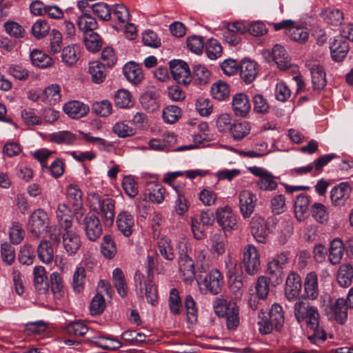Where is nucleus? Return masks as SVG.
<instances>
[{
	"instance_id": "1",
	"label": "nucleus",
	"mask_w": 353,
	"mask_h": 353,
	"mask_svg": "<svg viewBox=\"0 0 353 353\" xmlns=\"http://www.w3.org/2000/svg\"><path fill=\"white\" fill-rule=\"evenodd\" d=\"M294 316L299 323L306 321L310 329L307 339L311 343L319 346L327 338L325 332L319 325L320 314L317 308L301 298L294 305Z\"/></svg>"
},
{
	"instance_id": "2",
	"label": "nucleus",
	"mask_w": 353,
	"mask_h": 353,
	"mask_svg": "<svg viewBox=\"0 0 353 353\" xmlns=\"http://www.w3.org/2000/svg\"><path fill=\"white\" fill-rule=\"evenodd\" d=\"M88 205L91 210L99 214L105 226H111L115 216V200L102 197L99 193L90 192L87 195Z\"/></svg>"
},
{
	"instance_id": "3",
	"label": "nucleus",
	"mask_w": 353,
	"mask_h": 353,
	"mask_svg": "<svg viewBox=\"0 0 353 353\" xmlns=\"http://www.w3.org/2000/svg\"><path fill=\"white\" fill-rule=\"evenodd\" d=\"M197 283L200 290L204 294L216 295L222 290L223 278L219 270L212 269L205 275H199Z\"/></svg>"
},
{
	"instance_id": "4",
	"label": "nucleus",
	"mask_w": 353,
	"mask_h": 353,
	"mask_svg": "<svg viewBox=\"0 0 353 353\" xmlns=\"http://www.w3.org/2000/svg\"><path fill=\"white\" fill-rule=\"evenodd\" d=\"M290 253L282 251L268 263L267 272L274 283L279 284L282 282L284 272L283 270L290 262Z\"/></svg>"
},
{
	"instance_id": "5",
	"label": "nucleus",
	"mask_w": 353,
	"mask_h": 353,
	"mask_svg": "<svg viewBox=\"0 0 353 353\" xmlns=\"http://www.w3.org/2000/svg\"><path fill=\"white\" fill-rule=\"evenodd\" d=\"M50 225L48 214L42 209L34 210L28 219V230L33 237L38 239Z\"/></svg>"
},
{
	"instance_id": "6",
	"label": "nucleus",
	"mask_w": 353,
	"mask_h": 353,
	"mask_svg": "<svg viewBox=\"0 0 353 353\" xmlns=\"http://www.w3.org/2000/svg\"><path fill=\"white\" fill-rule=\"evenodd\" d=\"M260 256L257 249L252 245H247L243 252V265L250 275L256 274L260 268Z\"/></svg>"
},
{
	"instance_id": "7",
	"label": "nucleus",
	"mask_w": 353,
	"mask_h": 353,
	"mask_svg": "<svg viewBox=\"0 0 353 353\" xmlns=\"http://www.w3.org/2000/svg\"><path fill=\"white\" fill-rule=\"evenodd\" d=\"M80 224L83 225L85 233L91 241H95L102 234V225L99 217L94 214H88L81 220L77 218Z\"/></svg>"
},
{
	"instance_id": "8",
	"label": "nucleus",
	"mask_w": 353,
	"mask_h": 353,
	"mask_svg": "<svg viewBox=\"0 0 353 353\" xmlns=\"http://www.w3.org/2000/svg\"><path fill=\"white\" fill-rule=\"evenodd\" d=\"M263 54L268 61H274L277 67L281 70H285L291 65L288 54L281 45H274L271 51L268 50H265Z\"/></svg>"
},
{
	"instance_id": "9",
	"label": "nucleus",
	"mask_w": 353,
	"mask_h": 353,
	"mask_svg": "<svg viewBox=\"0 0 353 353\" xmlns=\"http://www.w3.org/2000/svg\"><path fill=\"white\" fill-rule=\"evenodd\" d=\"M170 70L173 79L184 85L192 81L190 70L188 64L181 60H173L170 62Z\"/></svg>"
},
{
	"instance_id": "10",
	"label": "nucleus",
	"mask_w": 353,
	"mask_h": 353,
	"mask_svg": "<svg viewBox=\"0 0 353 353\" xmlns=\"http://www.w3.org/2000/svg\"><path fill=\"white\" fill-rule=\"evenodd\" d=\"M62 242L65 251L70 255L75 254L81 246V241L79 234H77L72 227H65L63 228Z\"/></svg>"
},
{
	"instance_id": "11",
	"label": "nucleus",
	"mask_w": 353,
	"mask_h": 353,
	"mask_svg": "<svg viewBox=\"0 0 353 353\" xmlns=\"http://www.w3.org/2000/svg\"><path fill=\"white\" fill-rule=\"evenodd\" d=\"M137 288L139 287L141 293L143 294V285L145 288V295L149 303L154 305L157 303V289L151 279L144 280V275L139 271H137L134 276Z\"/></svg>"
},
{
	"instance_id": "12",
	"label": "nucleus",
	"mask_w": 353,
	"mask_h": 353,
	"mask_svg": "<svg viewBox=\"0 0 353 353\" xmlns=\"http://www.w3.org/2000/svg\"><path fill=\"white\" fill-rule=\"evenodd\" d=\"M336 157V155L334 154H325L316 159L312 163L307 166L294 168L292 170V174H307L314 170L312 174L314 175H318L322 171L323 168Z\"/></svg>"
},
{
	"instance_id": "13",
	"label": "nucleus",
	"mask_w": 353,
	"mask_h": 353,
	"mask_svg": "<svg viewBox=\"0 0 353 353\" xmlns=\"http://www.w3.org/2000/svg\"><path fill=\"white\" fill-rule=\"evenodd\" d=\"M216 220L223 230H234L237 229L236 216L231 208L225 206L217 209L216 212Z\"/></svg>"
},
{
	"instance_id": "14",
	"label": "nucleus",
	"mask_w": 353,
	"mask_h": 353,
	"mask_svg": "<svg viewBox=\"0 0 353 353\" xmlns=\"http://www.w3.org/2000/svg\"><path fill=\"white\" fill-rule=\"evenodd\" d=\"M250 232L258 242L265 243L269 233L265 219L254 215L250 222Z\"/></svg>"
},
{
	"instance_id": "15",
	"label": "nucleus",
	"mask_w": 353,
	"mask_h": 353,
	"mask_svg": "<svg viewBox=\"0 0 353 353\" xmlns=\"http://www.w3.org/2000/svg\"><path fill=\"white\" fill-rule=\"evenodd\" d=\"M239 208L242 216L244 218L250 217L253 213L256 203V196L249 190L241 191L239 196Z\"/></svg>"
},
{
	"instance_id": "16",
	"label": "nucleus",
	"mask_w": 353,
	"mask_h": 353,
	"mask_svg": "<svg viewBox=\"0 0 353 353\" xmlns=\"http://www.w3.org/2000/svg\"><path fill=\"white\" fill-rule=\"evenodd\" d=\"M352 188L348 182L341 183L334 187L330 194L332 203L335 206L343 205L350 196Z\"/></svg>"
},
{
	"instance_id": "17",
	"label": "nucleus",
	"mask_w": 353,
	"mask_h": 353,
	"mask_svg": "<svg viewBox=\"0 0 353 353\" xmlns=\"http://www.w3.org/2000/svg\"><path fill=\"white\" fill-rule=\"evenodd\" d=\"M251 104L248 96L244 93L236 94L232 101V109L237 117H244L250 112Z\"/></svg>"
},
{
	"instance_id": "18",
	"label": "nucleus",
	"mask_w": 353,
	"mask_h": 353,
	"mask_svg": "<svg viewBox=\"0 0 353 353\" xmlns=\"http://www.w3.org/2000/svg\"><path fill=\"white\" fill-rule=\"evenodd\" d=\"M159 93L152 89L145 91L140 97V103L142 108L149 112H154L160 108L159 102Z\"/></svg>"
},
{
	"instance_id": "19",
	"label": "nucleus",
	"mask_w": 353,
	"mask_h": 353,
	"mask_svg": "<svg viewBox=\"0 0 353 353\" xmlns=\"http://www.w3.org/2000/svg\"><path fill=\"white\" fill-rule=\"evenodd\" d=\"M301 288V279L300 276L291 272L286 279L285 294L286 298L291 301L296 299L300 292Z\"/></svg>"
},
{
	"instance_id": "20",
	"label": "nucleus",
	"mask_w": 353,
	"mask_h": 353,
	"mask_svg": "<svg viewBox=\"0 0 353 353\" xmlns=\"http://www.w3.org/2000/svg\"><path fill=\"white\" fill-rule=\"evenodd\" d=\"M331 56L335 61H342L349 51L347 42L341 37L334 38L330 43Z\"/></svg>"
},
{
	"instance_id": "21",
	"label": "nucleus",
	"mask_w": 353,
	"mask_h": 353,
	"mask_svg": "<svg viewBox=\"0 0 353 353\" xmlns=\"http://www.w3.org/2000/svg\"><path fill=\"white\" fill-rule=\"evenodd\" d=\"M116 223L119 230L123 236L128 237L132 234L134 227V219L128 212L123 211L120 212L117 215Z\"/></svg>"
},
{
	"instance_id": "22",
	"label": "nucleus",
	"mask_w": 353,
	"mask_h": 353,
	"mask_svg": "<svg viewBox=\"0 0 353 353\" xmlns=\"http://www.w3.org/2000/svg\"><path fill=\"white\" fill-rule=\"evenodd\" d=\"M304 296L310 300L316 299L319 296L318 277L315 272L307 274L304 283Z\"/></svg>"
},
{
	"instance_id": "23",
	"label": "nucleus",
	"mask_w": 353,
	"mask_h": 353,
	"mask_svg": "<svg viewBox=\"0 0 353 353\" xmlns=\"http://www.w3.org/2000/svg\"><path fill=\"white\" fill-rule=\"evenodd\" d=\"M179 271L185 282L191 281L195 276L194 263L186 254H181L179 259Z\"/></svg>"
},
{
	"instance_id": "24",
	"label": "nucleus",
	"mask_w": 353,
	"mask_h": 353,
	"mask_svg": "<svg viewBox=\"0 0 353 353\" xmlns=\"http://www.w3.org/2000/svg\"><path fill=\"white\" fill-rule=\"evenodd\" d=\"M89 107L79 101H72L63 106L64 112L72 119H80L89 112Z\"/></svg>"
},
{
	"instance_id": "25",
	"label": "nucleus",
	"mask_w": 353,
	"mask_h": 353,
	"mask_svg": "<svg viewBox=\"0 0 353 353\" xmlns=\"http://www.w3.org/2000/svg\"><path fill=\"white\" fill-rule=\"evenodd\" d=\"M61 99V87L57 83H53L46 88L41 95V101L50 105H54Z\"/></svg>"
},
{
	"instance_id": "26",
	"label": "nucleus",
	"mask_w": 353,
	"mask_h": 353,
	"mask_svg": "<svg viewBox=\"0 0 353 353\" xmlns=\"http://www.w3.org/2000/svg\"><path fill=\"white\" fill-rule=\"evenodd\" d=\"M123 74L126 79L134 85L139 84L143 79L140 65L135 62H129L123 67Z\"/></svg>"
},
{
	"instance_id": "27",
	"label": "nucleus",
	"mask_w": 353,
	"mask_h": 353,
	"mask_svg": "<svg viewBox=\"0 0 353 353\" xmlns=\"http://www.w3.org/2000/svg\"><path fill=\"white\" fill-rule=\"evenodd\" d=\"M240 74L246 83L252 82L257 75L256 63L250 60H243L241 65Z\"/></svg>"
},
{
	"instance_id": "28",
	"label": "nucleus",
	"mask_w": 353,
	"mask_h": 353,
	"mask_svg": "<svg viewBox=\"0 0 353 353\" xmlns=\"http://www.w3.org/2000/svg\"><path fill=\"white\" fill-rule=\"evenodd\" d=\"M214 308L215 313L221 317H224L226 315L231 314L232 312L239 310L236 304L232 301H227L224 299H216Z\"/></svg>"
},
{
	"instance_id": "29",
	"label": "nucleus",
	"mask_w": 353,
	"mask_h": 353,
	"mask_svg": "<svg viewBox=\"0 0 353 353\" xmlns=\"http://www.w3.org/2000/svg\"><path fill=\"white\" fill-rule=\"evenodd\" d=\"M337 281L340 286L346 288L351 285L353 279V267L350 263L340 265L337 273Z\"/></svg>"
},
{
	"instance_id": "30",
	"label": "nucleus",
	"mask_w": 353,
	"mask_h": 353,
	"mask_svg": "<svg viewBox=\"0 0 353 353\" xmlns=\"http://www.w3.org/2000/svg\"><path fill=\"white\" fill-rule=\"evenodd\" d=\"M312 82L314 90H321L326 85V74L319 65H314L310 69Z\"/></svg>"
},
{
	"instance_id": "31",
	"label": "nucleus",
	"mask_w": 353,
	"mask_h": 353,
	"mask_svg": "<svg viewBox=\"0 0 353 353\" xmlns=\"http://www.w3.org/2000/svg\"><path fill=\"white\" fill-rule=\"evenodd\" d=\"M344 246L342 241L334 239L330 243L329 261L332 265L339 264L343 256Z\"/></svg>"
},
{
	"instance_id": "32",
	"label": "nucleus",
	"mask_w": 353,
	"mask_h": 353,
	"mask_svg": "<svg viewBox=\"0 0 353 353\" xmlns=\"http://www.w3.org/2000/svg\"><path fill=\"white\" fill-rule=\"evenodd\" d=\"M80 57V49L77 45H70L65 47L61 52L62 61L68 66L77 63Z\"/></svg>"
},
{
	"instance_id": "33",
	"label": "nucleus",
	"mask_w": 353,
	"mask_h": 353,
	"mask_svg": "<svg viewBox=\"0 0 353 353\" xmlns=\"http://www.w3.org/2000/svg\"><path fill=\"white\" fill-rule=\"evenodd\" d=\"M348 305L344 299H338L332 305V310L334 313L336 321L340 323H345L347 317Z\"/></svg>"
},
{
	"instance_id": "34",
	"label": "nucleus",
	"mask_w": 353,
	"mask_h": 353,
	"mask_svg": "<svg viewBox=\"0 0 353 353\" xmlns=\"http://www.w3.org/2000/svg\"><path fill=\"white\" fill-rule=\"evenodd\" d=\"M112 281L118 294L121 297L127 296L128 288L125 279L124 274L121 269L116 268L113 270Z\"/></svg>"
},
{
	"instance_id": "35",
	"label": "nucleus",
	"mask_w": 353,
	"mask_h": 353,
	"mask_svg": "<svg viewBox=\"0 0 353 353\" xmlns=\"http://www.w3.org/2000/svg\"><path fill=\"white\" fill-rule=\"evenodd\" d=\"M309 198L307 196L301 194L294 201L295 217L299 221H302L305 218L309 206Z\"/></svg>"
},
{
	"instance_id": "36",
	"label": "nucleus",
	"mask_w": 353,
	"mask_h": 353,
	"mask_svg": "<svg viewBox=\"0 0 353 353\" xmlns=\"http://www.w3.org/2000/svg\"><path fill=\"white\" fill-rule=\"evenodd\" d=\"M321 17L328 24L338 26L344 19L343 13L339 9L327 8L321 13Z\"/></svg>"
},
{
	"instance_id": "37",
	"label": "nucleus",
	"mask_w": 353,
	"mask_h": 353,
	"mask_svg": "<svg viewBox=\"0 0 353 353\" xmlns=\"http://www.w3.org/2000/svg\"><path fill=\"white\" fill-rule=\"evenodd\" d=\"M33 274L34 285L36 290L41 294L44 293L48 290L47 276L44 268L42 266L34 267Z\"/></svg>"
},
{
	"instance_id": "38",
	"label": "nucleus",
	"mask_w": 353,
	"mask_h": 353,
	"mask_svg": "<svg viewBox=\"0 0 353 353\" xmlns=\"http://www.w3.org/2000/svg\"><path fill=\"white\" fill-rule=\"evenodd\" d=\"M30 59L33 65L41 68H49L54 63L53 59L50 56L39 50H34L31 52Z\"/></svg>"
},
{
	"instance_id": "39",
	"label": "nucleus",
	"mask_w": 353,
	"mask_h": 353,
	"mask_svg": "<svg viewBox=\"0 0 353 353\" xmlns=\"http://www.w3.org/2000/svg\"><path fill=\"white\" fill-rule=\"evenodd\" d=\"M77 26L84 34L94 32L97 28L96 19L90 14L84 13L78 18Z\"/></svg>"
},
{
	"instance_id": "40",
	"label": "nucleus",
	"mask_w": 353,
	"mask_h": 353,
	"mask_svg": "<svg viewBox=\"0 0 353 353\" xmlns=\"http://www.w3.org/2000/svg\"><path fill=\"white\" fill-rule=\"evenodd\" d=\"M101 252L108 259H112L117 252L116 243L110 235H105L101 244Z\"/></svg>"
},
{
	"instance_id": "41",
	"label": "nucleus",
	"mask_w": 353,
	"mask_h": 353,
	"mask_svg": "<svg viewBox=\"0 0 353 353\" xmlns=\"http://www.w3.org/2000/svg\"><path fill=\"white\" fill-rule=\"evenodd\" d=\"M57 217L61 229L72 226L71 210L65 204H59L57 207Z\"/></svg>"
},
{
	"instance_id": "42",
	"label": "nucleus",
	"mask_w": 353,
	"mask_h": 353,
	"mask_svg": "<svg viewBox=\"0 0 353 353\" xmlns=\"http://www.w3.org/2000/svg\"><path fill=\"white\" fill-rule=\"evenodd\" d=\"M211 94L214 99L219 101H223L229 97V85L224 81H217L212 84L211 87Z\"/></svg>"
},
{
	"instance_id": "43",
	"label": "nucleus",
	"mask_w": 353,
	"mask_h": 353,
	"mask_svg": "<svg viewBox=\"0 0 353 353\" xmlns=\"http://www.w3.org/2000/svg\"><path fill=\"white\" fill-rule=\"evenodd\" d=\"M37 252L38 256L42 262L50 263L52 261L54 257L53 249L47 240L41 241L38 245Z\"/></svg>"
},
{
	"instance_id": "44",
	"label": "nucleus",
	"mask_w": 353,
	"mask_h": 353,
	"mask_svg": "<svg viewBox=\"0 0 353 353\" xmlns=\"http://www.w3.org/2000/svg\"><path fill=\"white\" fill-rule=\"evenodd\" d=\"M76 139V135L69 131H59L49 135V140L57 144L71 145Z\"/></svg>"
},
{
	"instance_id": "45",
	"label": "nucleus",
	"mask_w": 353,
	"mask_h": 353,
	"mask_svg": "<svg viewBox=\"0 0 353 353\" xmlns=\"http://www.w3.org/2000/svg\"><path fill=\"white\" fill-rule=\"evenodd\" d=\"M147 190L149 191V199L157 203H161L164 200L165 189L159 184L150 182L147 183Z\"/></svg>"
},
{
	"instance_id": "46",
	"label": "nucleus",
	"mask_w": 353,
	"mask_h": 353,
	"mask_svg": "<svg viewBox=\"0 0 353 353\" xmlns=\"http://www.w3.org/2000/svg\"><path fill=\"white\" fill-rule=\"evenodd\" d=\"M269 319L274 323L275 329L279 330L284 323V312L278 303H274L269 312Z\"/></svg>"
},
{
	"instance_id": "47",
	"label": "nucleus",
	"mask_w": 353,
	"mask_h": 353,
	"mask_svg": "<svg viewBox=\"0 0 353 353\" xmlns=\"http://www.w3.org/2000/svg\"><path fill=\"white\" fill-rule=\"evenodd\" d=\"M158 249L161 255L168 261H172L174 257L173 247L171 244V240L167 237L161 238L158 241Z\"/></svg>"
},
{
	"instance_id": "48",
	"label": "nucleus",
	"mask_w": 353,
	"mask_h": 353,
	"mask_svg": "<svg viewBox=\"0 0 353 353\" xmlns=\"http://www.w3.org/2000/svg\"><path fill=\"white\" fill-rule=\"evenodd\" d=\"M83 41L86 48L90 52H97L101 48L102 41L100 37L94 32L84 34Z\"/></svg>"
},
{
	"instance_id": "49",
	"label": "nucleus",
	"mask_w": 353,
	"mask_h": 353,
	"mask_svg": "<svg viewBox=\"0 0 353 353\" xmlns=\"http://www.w3.org/2000/svg\"><path fill=\"white\" fill-rule=\"evenodd\" d=\"M226 236L221 233L214 234L212 238L211 252L217 256L223 255L225 252Z\"/></svg>"
},
{
	"instance_id": "50",
	"label": "nucleus",
	"mask_w": 353,
	"mask_h": 353,
	"mask_svg": "<svg viewBox=\"0 0 353 353\" xmlns=\"http://www.w3.org/2000/svg\"><path fill=\"white\" fill-rule=\"evenodd\" d=\"M168 303L170 311L172 314L179 315L181 314L183 305L179 296V291L176 288L171 289Z\"/></svg>"
},
{
	"instance_id": "51",
	"label": "nucleus",
	"mask_w": 353,
	"mask_h": 353,
	"mask_svg": "<svg viewBox=\"0 0 353 353\" xmlns=\"http://www.w3.org/2000/svg\"><path fill=\"white\" fill-rule=\"evenodd\" d=\"M250 128L246 121L236 122L232 124L230 131L236 140H241L250 133Z\"/></svg>"
},
{
	"instance_id": "52",
	"label": "nucleus",
	"mask_w": 353,
	"mask_h": 353,
	"mask_svg": "<svg viewBox=\"0 0 353 353\" xmlns=\"http://www.w3.org/2000/svg\"><path fill=\"white\" fill-rule=\"evenodd\" d=\"M116 106L120 108H129L133 105L130 93L124 89L119 90L114 94Z\"/></svg>"
},
{
	"instance_id": "53",
	"label": "nucleus",
	"mask_w": 353,
	"mask_h": 353,
	"mask_svg": "<svg viewBox=\"0 0 353 353\" xmlns=\"http://www.w3.org/2000/svg\"><path fill=\"white\" fill-rule=\"evenodd\" d=\"M86 281V272L83 267L76 268L73 274L72 287L75 292H81L84 289Z\"/></svg>"
},
{
	"instance_id": "54",
	"label": "nucleus",
	"mask_w": 353,
	"mask_h": 353,
	"mask_svg": "<svg viewBox=\"0 0 353 353\" xmlns=\"http://www.w3.org/2000/svg\"><path fill=\"white\" fill-rule=\"evenodd\" d=\"M103 68L104 66L99 61L90 63L89 72L92 77V81L95 83H101L104 81L105 74Z\"/></svg>"
},
{
	"instance_id": "55",
	"label": "nucleus",
	"mask_w": 353,
	"mask_h": 353,
	"mask_svg": "<svg viewBox=\"0 0 353 353\" xmlns=\"http://www.w3.org/2000/svg\"><path fill=\"white\" fill-rule=\"evenodd\" d=\"M51 290L57 299H60L63 294V283L61 276L57 272H53L50 275Z\"/></svg>"
},
{
	"instance_id": "56",
	"label": "nucleus",
	"mask_w": 353,
	"mask_h": 353,
	"mask_svg": "<svg viewBox=\"0 0 353 353\" xmlns=\"http://www.w3.org/2000/svg\"><path fill=\"white\" fill-rule=\"evenodd\" d=\"M280 236L279 242L285 244L294 232V225L290 220L283 221L279 225Z\"/></svg>"
},
{
	"instance_id": "57",
	"label": "nucleus",
	"mask_w": 353,
	"mask_h": 353,
	"mask_svg": "<svg viewBox=\"0 0 353 353\" xmlns=\"http://www.w3.org/2000/svg\"><path fill=\"white\" fill-rule=\"evenodd\" d=\"M181 109L176 105H168L163 111V119L167 123L172 124L181 117Z\"/></svg>"
},
{
	"instance_id": "58",
	"label": "nucleus",
	"mask_w": 353,
	"mask_h": 353,
	"mask_svg": "<svg viewBox=\"0 0 353 353\" xmlns=\"http://www.w3.org/2000/svg\"><path fill=\"white\" fill-rule=\"evenodd\" d=\"M286 34L292 40L304 43L308 39V33L303 27H294L293 24L287 30Z\"/></svg>"
},
{
	"instance_id": "59",
	"label": "nucleus",
	"mask_w": 353,
	"mask_h": 353,
	"mask_svg": "<svg viewBox=\"0 0 353 353\" xmlns=\"http://www.w3.org/2000/svg\"><path fill=\"white\" fill-rule=\"evenodd\" d=\"M205 52L210 59H216L222 54V47L219 41L214 39L208 40L205 47Z\"/></svg>"
},
{
	"instance_id": "60",
	"label": "nucleus",
	"mask_w": 353,
	"mask_h": 353,
	"mask_svg": "<svg viewBox=\"0 0 353 353\" xmlns=\"http://www.w3.org/2000/svg\"><path fill=\"white\" fill-rule=\"evenodd\" d=\"M92 10L94 14L101 20L109 21L111 18V10L105 3H96L92 5Z\"/></svg>"
},
{
	"instance_id": "61",
	"label": "nucleus",
	"mask_w": 353,
	"mask_h": 353,
	"mask_svg": "<svg viewBox=\"0 0 353 353\" xmlns=\"http://www.w3.org/2000/svg\"><path fill=\"white\" fill-rule=\"evenodd\" d=\"M270 208L274 214H281L287 209L285 199L283 194H277L270 200Z\"/></svg>"
},
{
	"instance_id": "62",
	"label": "nucleus",
	"mask_w": 353,
	"mask_h": 353,
	"mask_svg": "<svg viewBox=\"0 0 353 353\" xmlns=\"http://www.w3.org/2000/svg\"><path fill=\"white\" fill-rule=\"evenodd\" d=\"M254 111L256 113L265 114L269 112L270 105L262 94H257L253 97Z\"/></svg>"
},
{
	"instance_id": "63",
	"label": "nucleus",
	"mask_w": 353,
	"mask_h": 353,
	"mask_svg": "<svg viewBox=\"0 0 353 353\" xmlns=\"http://www.w3.org/2000/svg\"><path fill=\"white\" fill-rule=\"evenodd\" d=\"M50 50L56 54L60 52L62 46V35L57 30L53 29L49 34Z\"/></svg>"
},
{
	"instance_id": "64",
	"label": "nucleus",
	"mask_w": 353,
	"mask_h": 353,
	"mask_svg": "<svg viewBox=\"0 0 353 353\" xmlns=\"http://www.w3.org/2000/svg\"><path fill=\"white\" fill-rule=\"evenodd\" d=\"M274 95L276 100L285 102L291 96V90L283 81L278 82L275 86Z\"/></svg>"
}]
</instances>
